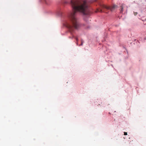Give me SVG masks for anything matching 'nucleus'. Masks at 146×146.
Masks as SVG:
<instances>
[{
    "mask_svg": "<svg viewBox=\"0 0 146 146\" xmlns=\"http://www.w3.org/2000/svg\"><path fill=\"white\" fill-rule=\"evenodd\" d=\"M70 4L73 11L69 16L70 21L64 24V26L68 29L65 33V35L73 36L75 30H78L80 27L76 17L77 12H80L84 15H89L90 12L87 3L85 0H71Z\"/></svg>",
    "mask_w": 146,
    "mask_h": 146,
    "instance_id": "f257e3e1",
    "label": "nucleus"
},
{
    "mask_svg": "<svg viewBox=\"0 0 146 146\" xmlns=\"http://www.w3.org/2000/svg\"><path fill=\"white\" fill-rule=\"evenodd\" d=\"M101 8L105 9L107 10H110L111 11H113L114 9L117 7V6L115 5H113L112 7H110L104 5H100Z\"/></svg>",
    "mask_w": 146,
    "mask_h": 146,
    "instance_id": "f03ea898",
    "label": "nucleus"
},
{
    "mask_svg": "<svg viewBox=\"0 0 146 146\" xmlns=\"http://www.w3.org/2000/svg\"><path fill=\"white\" fill-rule=\"evenodd\" d=\"M105 12L106 13H108V12H107L105 10H104L103 11L102 9H100L99 8L97 9V10H96V12Z\"/></svg>",
    "mask_w": 146,
    "mask_h": 146,
    "instance_id": "7ed1b4c3",
    "label": "nucleus"
},
{
    "mask_svg": "<svg viewBox=\"0 0 146 146\" xmlns=\"http://www.w3.org/2000/svg\"><path fill=\"white\" fill-rule=\"evenodd\" d=\"M125 7V5H123L121 6V8L120 9V12L121 13H122L123 12V10L124 8Z\"/></svg>",
    "mask_w": 146,
    "mask_h": 146,
    "instance_id": "20e7f679",
    "label": "nucleus"
},
{
    "mask_svg": "<svg viewBox=\"0 0 146 146\" xmlns=\"http://www.w3.org/2000/svg\"><path fill=\"white\" fill-rule=\"evenodd\" d=\"M44 1L47 5H49L50 3V1L48 0H44Z\"/></svg>",
    "mask_w": 146,
    "mask_h": 146,
    "instance_id": "39448f33",
    "label": "nucleus"
},
{
    "mask_svg": "<svg viewBox=\"0 0 146 146\" xmlns=\"http://www.w3.org/2000/svg\"><path fill=\"white\" fill-rule=\"evenodd\" d=\"M124 135H127V133L126 132H124Z\"/></svg>",
    "mask_w": 146,
    "mask_h": 146,
    "instance_id": "423d86ee",
    "label": "nucleus"
},
{
    "mask_svg": "<svg viewBox=\"0 0 146 146\" xmlns=\"http://www.w3.org/2000/svg\"><path fill=\"white\" fill-rule=\"evenodd\" d=\"M96 0H93L92 2H91V3H92L94 2H95V1H96Z\"/></svg>",
    "mask_w": 146,
    "mask_h": 146,
    "instance_id": "0eeeda50",
    "label": "nucleus"
},
{
    "mask_svg": "<svg viewBox=\"0 0 146 146\" xmlns=\"http://www.w3.org/2000/svg\"><path fill=\"white\" fill-rule=\"evenodd\" d=\"M82 44H83L82 42L81 44L80 45H82Z\"/></svg>",
    "mask_w": 146,
    "mask_h": 146,
    "instance_id": "6e6552de",
    "label": "nucleus"
},
{
    "mask_svg": "<svg viewBox=\"0 0 146 146\" xmlns=\"http://www.w3.org/2000/svg\"><path fill=\"white\" fill-rule=\"evenodd\" d=\"M137 14V13H135V15H136Z\"/></svg>",
    "mask_w": 146,
    "mask_h": 146,
    "instance_id": "1a4fd4ad",
    "label": "nucleus"
},
{
    "mask_svg": "<svg viewBox=\"0 0 146 146\" xmlns=\"http://www.w3.org/2000/svg\"><path fill=\"white\" fill-rule=\"evenodd\" d=\"M137 14V13H135V15H136Z\"/></svg>",
    "mask_w": 146,
    "mask_h": 146,
    "instance_id": "9d476101",
    "label": "nucleus"
}]
</instances>
